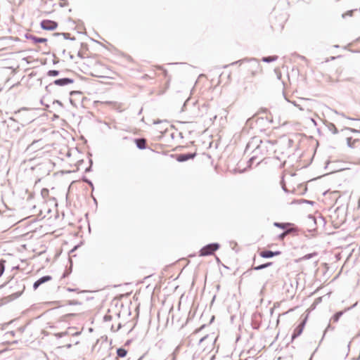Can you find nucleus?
<instances>
[{
    "label": "nucleus",
    "instance_id": "nucleus-16",
    "mask_svg": "<svg viewBox=\"0 0 360 360\" xmlns=\"http://www.w3.org/2000/svg\"><path fill=\"white\" fill-rule=\"evenodd\" d=\"M278 58L277 56H269V57H264L262 58V60L264 62H272L276 60Z\"/></svg>",
    "mask_w": 360,
    "mask_h": 360
},
{
    "label": "nucleus",
    "instance_id": "nucleus-6",
    "mask_svg": "<svg viewBox=\"0 0 360 360\" xmlns=\"http://www.w3.org/2000/svg\"><path fill=\"white\" fill-rule=\"evenodd\" d=\"M57 26V22L50 20H44L41 22V28L46 30H54Z\"/></svg>",
    "mask_w": 360,
    "mask_h": 360
},
{
    "label": "nucleus",
    "instance_id": "nucleus-4",
    "mask_svg": "<svg viewBox=\"0 0 360 360\" xmlns=\"http://www.w3.org/2000/svg\"><path fill=\"white\" fill-rule=\"evenodd\" d=\"M248 71L251 77H255L262 72V67L258 62L254 61L248 65Z\"/></svg>",
    "mask_w": 360,
    "mask_h": 360
},
{
    "label": "nucleus",
    "instance_id": "nucleus-12",
    "mask_svg": "<svg viewBox=\"0 0 360 360\" xmlns=\"http://www.w3.org/2000/svg\"><path fill=\"white\" fill-rule=\"evenodd\" d=\"M41 195L45 201H47L49 198V191L47 188H43L41 191Z\"/></svg>",
    "mask_w": 360,
    "mask_h": 360
},
{
    "label": "nucleus",
    "instance_id": "nucleus-10",
    "mask_svg": "<svg viewBox=\"0 0 360 360\" xmlns=\"http://www.w3.org/2000/svg\"><path fill=\"white\" fill-rule=\"evenodd\" d=\"M52 279L50 276H45L37 280L33 285L34 288L36 290L40 285L45 282H48Z\"/></svg>",
    "mask_w": 360,
    "mask_h": 360
},
{
    "label": "nucleus",
    "instance_id": "nucleus-26",
    "mask_svg": "<svg viewBox=\"0 0 360 360\" xmlns=\"http://www.w3.org/2000/svg\"><path fill=\"white\" fill-rule=\"evenodd\" d=\"M60 80H57V81H56V84H60Z\"/></svg>",
    "mask_w": 360,
    "mask_h": 360
},
{
    "label": "nucleus",
    "instance_id": "nucleus-2",
    "mask_svg": "<svg viewBox=\"0 0 360 360\" xmlns=\"http://www.w3.org/2000/svg\"><path fill=\"white\" fill-rule=\"evenodd\" d=\"M274 225L283 230V232L278 236V239L280 240H283L284 238L290 233H295V235L297 234V228L295 227L294 225L290 223L275 222Z\"/></svg>",
    "mask_w": 360,
    "mask_h": 360
},
{
    "label": "nucleus",
    "instance_id": "nucleus-18",
    "mask_svg": "<svg viewBox=\"0 0 360 360\" xmlns=\"http://www.w3.org/2000/svg\"><path fill=\"white\" fill-rule=\"evenodd\" d=\"M271 264V262H269V263H266V264H262V265H259V266H255L254 269H255V270H260V269H262L264 268H266V267L270 266Z\"/></svg>",
    "mask_w": 360,
    "mask_h": 360
},
{
    "label": "nucleus",
    "instance_id": "nucleus-14",
    "mask_svg": "<svg viewBox=\"0 0 360 360\" xmlns=\"http://www.w3.org/2000/svg\"><path fill=\"white\" fill-rule=\"evenodd\" d=\"M132 293V290L127 291L123 294H119L115 296V300H121L124 297H129Z\"/></svg>",
    "mask_w": 360,
    "mask_h": 360
},
{
    "label": "nucleus",
    "instance_id": "nucleus-25",
    "mask_svg": "<svg viewBox=\"0 0 360 360\" xmlns=\"http://www.w3.org/2000/svg\"><path fill=\"white\" fill-rule=\"evenodd\" d=\"M261 148H262V146H258L257 148V150H260Z\"/></svg>",
    "mask_w": 360,
    "mask_h": 360
},
{
    "label": "nucleus",
    "instance_id": "nucleus-8",
    "mask_svg": "<svg viewBox=\"0 0 360 360\" xmlns=\"http://www.w3.org/2000/svg\"><path fill=\"white\" fill-rule=\"evenodd\" d=\"M195 156V153L188 154H179L176 155V160L179 162H184L189 159L193 158Z\"/></svg>",
    "mask_w": 360,
    "mask_h": 360
},
{
    "label": "nucleus",
    "instance_id": "nucleus-13",
    "mask_svg": "<svg viewBox=\"0 0 360 360\" xmlns=\"http://www.w3.org/2000/svg\"><path fill=\"white\" fill-rule=\"evenodd\" d=\"M127 354V351L123 348H119L117 350V354L119 357L123 358L125 357Z\"/></svg>",
    "mask_w": 360,
    "mask_h": 360
},
{
    "label": "nucleus",
    "instance_id": "nucleus-5",
    "mask_svg": "<svg viewBox=\"0 0 360 360\" xmlns=\"http://www.w3.org/2000/svg\"><path fill=\"white\" fill-rule=\"evenodd\" d=\"M347 143L352 148L356 151H360V137L358 135L347 137Z\"/></svg>",
    "mask_w": 360,
    "mask_h": 360
},
{
    "label": "nucleus",
    "instance_id": "nucleus-22",
    "mask_svg": "<svg viewBox=\"0 0 360 360\" xmlns=\"http://www.w3.org/2000/svg\"><path fill=\"white\" fill-rule=\"evenodd\" d=\"M110 319H111V316H107V315H106V316H104V319H105V321L110 320Z\"/></svg>",
    "mask_w": 360,
    "mask_h": 360
},
{
    "label": "nucleus",
    "instance_id": "nucleus-19",
    "mask_svg": "<svg viewBox=\"0 0 360 360\" xmlns=\"http://www.w3.org/2000/svg\"><path fill=\"white\" fill-rule=\"evenodd\" d=\"M342 311H339V312H337L333 317V320L334 322H337L338 321L339 319L340 318V316H342Z\"/></svg>",
    "mask_w": 360,
    "mask_h": 360
},
{
    "label": "nucleus",
    "instance_id": "nucleus-1",
    "mask_svg": "<svg viewBox=\"0 0 360 360\" xmlns=\"http://www.w3.org/2000/svg\"><path fill=\"white\" fill-rule=\"evenodd\" d=\"M86 70L94 77L114 79L119 76V74L110 67L108 60L103 58L89 59L86 63Z\"/></svg>",
    "mask_w": 360,
    "mask_h": 360
},
{
    "label": "nucleus",
    "instance_id": "nucleus-11",
    "mask_svg": "<svg viewBox=\"0 0 360 360\" xmlns=\"http://www.w3.org/2000/svg\"><path fill=\"white\" fill-rule=\"evenodd\" d=\"M135 143L139 149H145L146 148V140L145 139H136Z\"/></svg>",
    "mask_w": 360,
    "mask_h": 360
},
{
    "label": "nucleus",
    "instance_id": "nucleus-3",
    "mask_svg": "<svg viewBox=\"0 0 360 360\" xmlns=\"http://www.w3.org/2000/svg\"><path fill=\"white\" fill-rule=\"evenodd\" d=\"M219 248V244L212 243L203 247L199 252V256L204 257L212 255Z\"/></svg>",
    "mask_w": 360,
    "mask_h": 360
},
{
    "label": "nucleus",
    "instance_id": "nucleus-27",
    "mask_svg": "<svg viewBox=\"0 0 360 360\" xmlns=\"http://www.w3.org/2000/svg\"><path fill=\"white\" fill-rule=\"evenodd\" d=\"M332 193H335V194H336V193H337L336 191H334V192H333Z\"/></svg>",
    "mask_w": 360,
    "mask_h": 360
},
{
    "label": "nucleus",
    "instance_id": "nucleus-24",
    "mask_svg": "<svg viewBox=\"0 0 360 360\" xmlns=\"http://www.w3.org/2000/svg\"><path fill=\"white\" fill-rule=\"evenodd\" d=\"M205 339H207V337H205L200 340V343L202 342Z\"/></svg>",
    "mask_w": 360,
    "mask_h": 360
},
{
    "label": "nucleus",
    "instance_id": "nucleus-9",
    "mask_svg": "<svg viewBox=\"0 0 360 360\" xmlns=\"http://www.w3.org/2000/svg\"><path fill=\"white\" fill-rule=\"evenodd\" d=\"M278 255H280V252L278 251L272 252L270 250H264L259 252V255L263 258H269Z\"/></svg>",
    "mask_w": 360,
    "mask_h": 360
},
{
    "label": "nucleus",
    "instance_id": "nucleus-20",
    "mask_svg": "<svg viewBox=\"0 0 360 360\" xmlns=\"http://www.w3.org/2000/svg\"><path fill=\"white\" fill-rule=\"evenodd\" d=\"M155 69L160 72H161L163 75H166L167 74V71L162 69L161 68H159V67H155Z\"/></svg>",
    "mask_w": 360,
    "mask_h": 360
},
{
    "label": "nucleus",
    "instance_id": "nucleus-17",
    "mask_svg": "<svg viewBox=\"0 0 360 360\" xmlns=\"http://www.w3.org/2000/svg\"><path fill=\"white\" fill-rule=\"evenodd\" d=\"M5 260H0V276L4 274L5 269Z\"/></svg>",
    "mask_w": 360,
    "mask_h": 360
},
{
    "label": "nucleus",
    "instance_id": "nucleus-7",
    "mask_svg": "<svg viewBox=\"0 0 360 360\" xmlns=\"http://www.w3.org/2000/svg\"><path fill=\"white\" fill-rule=\"evenodd\" d=\"M307 316L304 318V319L300 323L294 330L292 335V340H295L299 335H300L304 328L306 322H307Z\"/></svg>",
    "mask_w": 360,
    "mask_h": 360
},
{
    "label": "nucleus",
    "instance_id": "nucleus-21",
    "mask_svg": "<svg viewBox=\"0 0 360 360\" xmlns=\"http://www.w3.org/2000/svg\"><path fill=\"white\" fill-rule=\"evenodd\" d=\"M50 75H58V71H50Z\"/></svg>",
    "mask_w": 360,
    "mask_h": 360
},
{
    "label": "nucleus",
    "instance_id": "nucleus-15",
    "mask_svg": "<svg viewBox=\"0 0 360 360\" xmlns=\"http://www.w3.org/2000/svg\"><path fill=\"white\" fill-rule=\"evenodd\" d=\"M32 39L34 43H46L47 41L46 38H39L36 37H32Z\"/></svg>",
    "mask_w": 360,
    "mask_h": 360
},
{
    "label": "nucleus",
    "instance_id": "nucleus-23",
    "mask_svg": "<svg viewBox=\"0 0 360 360\" xmlns=\"http://www.w3.org/2000/svg\"><path fill=\"white\" fill-rule=\"evenodd\" d=\"M311 255H305V256L304 257V259H309V258H311Z\"/></svg>",
    "mask_w": 360,
    "mask_h": 360
}]
</instances>
